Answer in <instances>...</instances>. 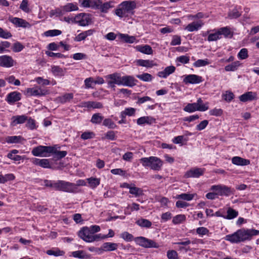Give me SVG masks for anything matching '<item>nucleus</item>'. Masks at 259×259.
Wrapping results in <instances>:
<instances>
[{"label": "nucleus", "mask_w": 259, "mask_h": 259, "mask_svg": "<svg viewBox=\"0 0 259 259\" xmlns=\"http://www.w3.org/2000/svg\"><path fill=\"white\" fill-rule=\"evenodd\" d=\"M44 185L47 187L52 188L57 191H63L67 193L78 192L77 186H84L85 183L83 180H78L76 184L63 180L57 181L45 180Z\"/></svg>", "instance_id": "obj_1"}, {"label": "nucleus", "mask_w": 259, "mask_h": 259, "mask_svg": "<svg viewBox=\"0 0 259 259\" xmlns=\"http://www.w3.org/2000/svg\"><path fill=\"white\" fill-rule=\"evenodd\" d=\"M259 234V230L255 229H241L232 234L226 236V240L232 243H239L246 240H250L253 236Z\"/></svg>", "instance_id": "obj_2"}, {"label": "nucleus", "mask_w": 259, "mask_h": 259, "mask_svg": "<svg viewBox=\"0 0 259 259\" xmlns=\"http://www.w3.org/2000/svg\"><path fill=\"white\" fill-rule=\"evenodd\" d=\"M136 8V2L135 1H125L118 5L115 13L120 18H126L133 15Z\"/></svg>", "instance_id": "obj_3"}, {"label": "nucleus", "mask_w": 259, "mask_h": 259, "mask_svg": "<svg viewBox=\"0 0 259 259\" xmlns=\"http://www.w3.org/2000/svg\"><path fill=\"white\" fill-rule=\"evenodd\" d=\"M143 166L150 167L154 170H159L162 166V161L159 158L155 156L144 157L140 159Z\"/></svg>", "instance_id": "obj_4"}, {"label": "nucleus", "mask_w": 259, "mask_h": 259, "mask_svg": "<svg viewBox=\"0 0 259 259\" xmlns=\"http://www.w3.org/2000/svg\"><path fill=\"white\" fill-rule=\"evenodd\" d=\"M210 190L216 192L217 196L226 197L234 194L235 192L234 189L222 185H212L210 187Z\"/></svg>", "instance_id": "obj_5"}, {"label": "nucleus", "mask_w": 259, "mask_h": 259, "mask_svg": "<svg viewBox=\"0 0 259 259\" xmlns=\"http://www.w3.org/2000/svg\"><path fill=\"white\" fill-rule=\"evenodd\" d=\"M78 236L87 242H92L99 240L100 235H92L89 229V227L82 228L78 233Z\"/></svg>", "instance_id": "obj_6"}, {"label": "nucleus", "mask_w": 259, "mask_h": 259, "mask_svg": "<svg viewBox=\"0 0 259 259\" xmlns=\"http://www.w3.org/2000/svg\"><path fill=\"white\" fill-rule=\"evenodd\" d=\"M91 22L90 15L85 13H80L72 19V22L77 23L81 26H88Z\"/></svg>", "instance_id": "obj_7"}, {"label": "nucleus", "mask_w": 259, "mask_h": 259, "mask_svg": "<svg viewBox=\"0 0 259 259\" xmlns=\"http://www.w3.org/2000/svg\"><path fill=\"white\" fill-rule=\"evenodd\" d=\"M31 152L35 156L47 157L48 153L52 152V147L38 146L34 148Z\"/></svg>", "instance_id": "obj_8"}, {"label": "nucleus", "mask_w": 259, "mask_h": 259, "mask_svg": "<svg viewBox=\"0 0 259 259\" xmlns=\"http://www.w3.org/2000/svg\"><path fill=\"white\" fill-rule=\"evenodd\" d=\"M49 93V91L48 90L37 87L27 88L26 90V95L28 96H42Z\"/></svg>", "instance_id": "obj_9"}, {"label": "nucleus", "mask_w": 259, "mask_h": 259, "mask_svg": "<svg viewBox=\"0 0 259 259\" xmlns=\"http://www.w3.org/2000/svg\"><path fill=\"white\" fill-rule=\"evenodd\" d=\"M106 79H110L111 81H136L132 76H124L121 77L120 74L114 73L105 76Z\"/></svg>", "instance_id": "obj_10"}, {"label": "nucleus", "mask_w": 259, "mask_h": 259, "mask_svg": "<svg viewBox=\"0 0 259 259\" xmlns=\"http://www.w3.org/2000/svg\"><path fill=\"white\" fill-rule=\"evenodd\" d=\"M15 61L12 57L8 55L0 56V66L10 68L14 65Z\"/></svg>", "instance_id": "obj_11"}, {"label": "nucleus", "mask_w": 259, "mask_h": 259, "mask_svg": "<svg viewBox=\"0 0 259 259\" xmlns=\"http://www.w3.org/2000/svg\"><path fill=\"white\" fill-rule=\"evenodd\" d=\"M204 169L201 168H194L187 171L184 175V177L186 178H198L200 176L203 175Z\"/></svg>", "instance_id": "obj_12"}, {"label": "nucleus", "mask_w": 259, "mask_h": 259, "mask_svg": "<svg viewBox=\"0 0 259 259\" xmlns=\"http://www.w3.org/2000/svg\"><path fill=\"white\" fill-rule=\"evenodd\" d=\"M208 109V107H198L195 103H189L184 108V110L189 113H192L196 111H205Z\"/></svg>", "instance_id": "obj_13"}, {"label": "nucleus", "mask_w": 259, "mask_h": 259, "mask_svg": "<svg viewBox=\"0 0 259 259\" xmlns=\"http://www.w3.org/2000/svg\"><path fill=\"white\" fill-rule=\"evenodd\" d=\"M9 20L17 27H21L23 28H28L30 27V25L28 22L21 18L12 17L10 18Z\"/></svg>", "instance_id": "obj_14"}, {"label": "nucleus", "mask_w": 259, "mask_h": 259, "mask_svg": "<svg viewBox=\"0 0 259 259\" xmlns=\"http://www.w3.org/2000/svg\"><path fill=\"white\" fill-rule=\"evenodd\" d=\"M100 0H83L81 5L84 8H92L94 9H98Z\"/></svg>", "instance_id": "obj_15"}, {"label": "nucleus", "mask_w": 259, "mask_h": 259, "mask_svg": "<svg viewBox=\"0 0 259 259\" xmlns=\"http://www.w3.org/2000/svg\"><path fill=\"white\" fill-rule=\"evenodd\" d=\"M240 101L246 102L256 99V94L252 92H247L239 97Z\"/></svg>", "instance_id": "obj_16"}, {"label": "nucleus", "mask_w": 259, "mask_h": 259, "mask_svg": "<svg viewBox=\"0 0 259 259\" xmlns=\"http://www.w3.org/2000/svg\"><path fill=\"white\" fill-rule=\"evenodd\" d=\"M21 99V94L16 92L9 93L7 96L6 101L10 104H13Z\"/></svg>", "instance_id": "obj_17"}, {"label": "nucleus", "mask_w": 259, "mask_h": 259, "mask_svg": "<svg viewBox=\"0 0 259 259\" xmlns=\"http://www.w3.org/2000/svg\"><path fill=\"white\" fill-rule=\"evenodd\" d=\"M118 245L117 243L113 242H105L101 246V250L105 251H111L117 249Z\"/></svg>", "instance_id": "obj_18"}, {"label": "nucleus", "mask_w": 259, "mask_h": 259, "mask_svg": "<svg viewBox=\"0 0 259 259\" xmlns=\"http://www.w3.org/2000/svg\"><path fill=\"white\" fill-rule=\"evenodd\" d=\"M232 162L237 165H247L250 163V161L238 156H235L232 158Z\"/></svg>", "instance_id": "obj_19"}, {"label": "nucleus", "mask_w": 259, "mask_h": 259, "mask_svg": "<svg viewBox=\"0 0 259 259\" xmlns=\"http://www.w3.org/2000/svg\"><path fill=\"white\" fill-rule=\"evenodd\" d=\"M176 68L174 66L166 67L163 71L158 73V75L162 78H166L167 76L174 72Z\"/></svg>", "instance_id": "obj_20"}, {"label": "nucleus", "mask_w": 259, "mask_h": 259, "mask_svg": "<svg viewBox=\"0 0 259 259\" xmlns=\"http://www.w3.org/2000/svg\"><path fill=\"white\" fill-rule=\"evenodd\" d=\"M11 124L15 126L18 124L24 123L27 120V116L25 115L14 116L12 117Z\"/></svg>", "instance_id": "obj_21"}, {"label": "nucleus", "mask_w": 259, "mask_h": 259, "mask_svg": "<svg viewBox=\"0 0 259 259\" xmlns=\"http://www.w3.org/2000/svg\"><path fill=\"white\" fill-rule=\"evenodd\" d=\"M202 25L201 22H193L189 24L186 27V29L189 32L197 31Z\"/></svg>", "instance_id": "obj_22"}, {"label": "nucleus", "mask_w": 259, "mask_h": 259, "mask_svg": "<svg viewBox=\"0 0 259 259\" xmlns=\"http://www.w3.org/2000/svg\"><path fill=\"white\" fill-rule=\"evenodd\" d=\"M113 3V2H109L102 4V2L101 1L98 10H100L102 13H107L110 8L113 7L112 5Z\"/></svg>", "instance_id": "obj_23"}, {"label": "nucleus", "mask_w": 259, "mask_h": 259, "mask_svg": "<svg viewBox=\"0 0 259 259\" xmlns=\"http://www.w3.org/2000/svg\"><path fill=\"white\" fill-rule=\"evenodd\" d=\"M61 8L62 9L63 12H64V14L66 12H70L76 11L78 9V7L73 3H68L66 5L62 6Z\"/></svg>", "instance_id": "obj_24"}, {"label": "nucleus", "mask_w": 259, "mask_h": 259, "mask_svg": "<svg viewBox=\"0 0 259 259\" xmlns=\"http://www.w3.org/2000/svg\"><path fill=\"white\" fill-rule=\"evenodd\" d=\"M72 255L74 257L80 259H88L89 258V255L84 250L73 251L72 252Z\"/></svg>", "instance_id": "obj_25"}, {"label": "nucleus", "mask_w": 259, "mask_h": 259, "mask_svg": "<svg viewBox=\"0 0 259 259\" xmlns=\"http://www.w3.org/2000/svg\"><path fill=\"white\" fill-rule=\"evenodd\" d=\"M51 153L54 154V158L57 159H60L65 157L67 154L66 151H58L53 147H52V152Z\"/></svg>", "instance_id": "obj_26"}, {"label": "nucleus", "mask_w": 259, "mask_h": 259, "mask_svg": "<svg viewBox=\"0 0 259 259\" xmlns=\"http://www.w3.org/2000/svg\"><path fill=\"white\" fill-rule=\"evenodd\" d=\"M136 223L138 226L143 228H149L152 226V223L150 221L143 218L137 220Z\"/></svg>", "instance_id": "obj_27"}, {"label": "nucleus", "mask_w": 259, "mask_h": 259, "mask_svg": "<svg viewBox=\"0 0 259 259\" xmlns=\"http://www.w3.org/2000/svg\"><path fill=\"white\" fill-rule=\"evenodd\" d=\"M138 50L145 54L150 55L153 53V50L152 48L149 45H145V46H137Z\"/></svg>", "instance_id": "obj_28"}, {"label": "nucleus", "mask_w": 259, "mask_h": 259, "mask_svg": "<svg viewBox=\"0 0 259 259\" xmlns=\"http://www.w3.org/2000/svg\"><path fill=\"white\" fill-rule=\"evenodd\" d=\"M119 38L126 43L132 44L136 40V37L134 36H130L126 34H119Z\"/></svg>", "instance_id": "obj_29"}, {"label": "nucleus", "mask_w": 259, "mask_h": 259, "mask_svg": "<svg viewBox=\"0 0 259 259\" xmlns=\"http://www.w3.org/2000/svg\"><path fill=\"white\" fill-rule=\"evenodd\" d=\"M129 193L134 195L135 197H139L143 195V191L142 189L135 187V185L130 188Z\"/></svg>", "instance_id": "obj_30"}, {"label": "nucleus", "mask_w": 259, "mask_h": 259, "mask_svg": "<svg viewBox=\"0 0 259 259\" xmlns=\"http://www.w3.org/2000/svg\"><path fill=\"white\" fill-rule=\"evenodd\" d=\"M137 63L141 66L147 68H151L155 65L153 61L149 60L139 59L137 61Z\"/></svg>", "instance_id": "obj_31"}, {"label": "nucleus", "mask_w": 259, "mask_h": 259, "mask_svg": "<svg viewBox=\"0 0 259 259\" xmlns=\"http://www.w3.org/2000/svg\"><path fill=\"white\" fill-rule=\"evenodd\" d=\"M73 98V94L72 93H66L62 96L58 98V101L61 103H65L69 102Z\"/></svg>", "instance_id": "obj_32"}, {"label": "nucleus", "mask_w": 259, "mask_h": 259, "mask_svg": "<svg viewBox=\"0 0 259 259\" xmlns=\"http://www.w3.org/2000/svg\"><path fill=\"white\" fill-rule=\"evenodd\" d=\"M227 215L224 217V218L228 220H231L237 217L238 215V212L231 207H229L227 211Z\"/></svg>", "instance_id": "obj_33"}, {"label": "nucleus", "mask_w": 259, "mask_h": 259, "mask_svg": "<svg viewBox=\"0 0 259 259\" xmlns=\"http://www.w3.org/2000/svg\"><path fill=\"white\" fill-rule=\"evenodd\" d=\"M103 119L104 117L100 113H97L92 115L91 121L94 124H100Z\"/></svg>", "instance_id": "obj_34"}, {"label": "nucleus", "mask_w": 259, "mask_h": 259, "mask_svg": "<svg viewBox=\"0 0 259 259\" xmlns=\"http://www.w3.org/2000/svg\"><path fill=\"white\" fill-rule=\"evenodd\" d=\"M153 119L149 116H143L140 117L137 119V124L138 125H142L145 123L151 124L152 121Z\"/></svg>", "instance_id": "obj_35"}, {"label": "nucleus", "mask_w": 259, "mask_h": 259, "mask_svg": "<svg viewBox=\"0 0 259 259\" xmlns=\"http://www.w3.org/2000/svg\"><path fill=\"white\" fill-rule=\"evenodd\" d=\"M240 65V63L239 61H235L227 65L225 67V69L226 71H234L237 70Z\"/></svg>", "instance_id": "obj_36"}, {"label": "nucleus", "mask_w": 259, "mask_h": 259, "mask_svg": "<svg viewBox=\"0 0 259 259\" xmlns=\"http://www.w3.org/2000/svg\"><path fill=\"white\" fill-rule=\"evenodd\" d=\"M194 196V195L192 194L182 193L179 195H177L176 197V198L177 199H182L187 201H190L193 199Z\"/></svg>", "instance_id": "obj_37"}, {"label": "nucleus", "mask_w": 259, "mask_h": 259, "mask_svg": "<svg viewBox=\"0 0 259 259\" xmlns=\"http://www.w3.org/2000/svg\"><path fill=\"white\" fill-rule=\"evenodd\" d=\"M23 138L21 136H9L6 139V141L8 143H18L21 142Z\"/></svg>", "instance_id": "obj_38"}, {"label": "nucleus", "mask_w": 259, "mask_h": 259, "mask_svg": "<svg viewBox=\"0 0 259 259\" xmlns=\"http://www.w3.org/2000/svg\"><path fill=\"white\" fill-rule=\"evenodd\" d=\"M183 81H202V77L195 74L186 75Z\"/></svg>", "instance_id": "obj_39"}, {"label": "nucleus", "mask_w": 259, "mask_h": 259, "mask_svg": "<svg viewBox=\"0 0 259 259\" xmlns=\"http://www.w3.org/2000/svg\"><path fill=\"white\" fill-rule=\"evenodd\" d=\"M15 176L12 174H6L4 176L1 175V183L4 184L8 181L14 180Z\"/></svg>", "instance_id": "obj_40"}, {"label": "nucleus", "mask_w": 259, "mask_h": 259, "mask_svg": "<svg viewBox=\"0 0 259 259\" xmlns=\"http://www.w3.org/2000/svg\"><path fill=\"white\" fill-rule=\"evenodd\" d=\"M52 71L54 75L58 76L64 75L65 73V71L62 68L57 66L52 67Z\"/></svg>", "instance_id": "obj_41"}, {"label": "nucleus", "mask_w": 259, "mask_h": 259, "mask_svg": "<svg viewBox=\"0 0 259 259\" xmlns=\"http://www.w3.org/2000/svg\"><path fill=\"white\" fill-rule=\"evenodd\" d=\"M90 186L92 188L97 187L100 184V179L95 178H90L87 179Z\"/></svg>", "instance_id": "obj_42"}, {"label": "nucleus", "mask_w": 259, "mask_h": 259, "mask_svg": "<svg viewBox=\"0 0 259 259\" xmlns=\"http://www.w3.org/2000/svg\"><path fill=\"white\" fill-rule=\"evenodd\" d=\"M241 16V13L239 12L237 8H235L228 13V17L230 19H236Z\"/></svg>", "instance_id": "obj_43"}, {"label": "nucleus", "mask_w": 259, "mask_h": 259, "mask_svg": "<svg viewBox=\"0 0 259 259\" xmlns=\"http://www.w3.org/2000/svg\"><path fill=\"white\" fill-rule=\"evenodd\" d=\"M103 125L111 129H114L116 127L115 123L110 118L105 119L103 120Z\"/></svg>", "instance_id": "obj_44"}, {"label": "nucleus", "mask_w": 259, "mask_h": 259, "mask_svg": "<svg viewBox=\"0 0 259 259\" xmlns=\"http://www.w3.org/2000/svg\"><path fill=\"white\" fill-rule=\"evenodd\" d=\"M63 15L64 12H63L61 7L55 10H52L50 12V16L51 17H53V16H55L56 17H59Z\"/></svg>", "instance_id": "obj_45"}, {"label": "nucleus", "mask_w": 259, "mask_h": 259, "mask_svg": "<svg viewBox=\"0 0 259 259\" xmlns=\"http://www.w3.org/2000/svg\"><path fill=\"white\" fill-rule=\"evenodd\" d=\"M186 220V216L184 214H178L173 218L172 223L174 224L182 223Z\"/></svg>", "instance_id": "obj_46"}, {"label": "nucleus", "mask_w": 259, "mask_h": 259, "mask_svg": "<svg viewBox=\"0 0 259 259\" xmlns=\"http://www.w3.org/2000/svg\"><path fill=\"white\" fill-rule=\"evenodd\" d=\"M47 254L49 255H54L55 256H62L64 254L63 251L57 248L56 250L50 249L47 251Z\"/></svg>", "instance_id": "obj_47"}, {"label": "nucleus", "mask_w": 259, "mask_h": 259, "mask_svg": "<svg viewBox=\"0 0 259 259\" xmlns=\"http://www.w3.org/2000/svg\"><path fill=\"white\" fill-rule=\"evenodd\" d=\"M120 237L127 242L132 241L134 239L133 235L127 232L122 233L120 234Z\"/></svg>", "instance_id": "obj_48"}, {"label": "nucleus", "mask_w": 259, "mask_h": 259, "mask_svg": "<svg viewBox=\"0 0 259 259\" xmlns=\"http://www.w3.org/2000/svg\"><path fill=\"white\" fill-rule=\"evenodd\" d=\"M62 31L60 30L53 29L49 30L45 32V35L47 36H55L60 35Z\"/></svg>", "instance_id": "obj_49"}, {"label": "nucleus", "mask_w": 259, "mask_h": 259, "mask_svg": "<svg viewBox=\"0 0 259 259\" xmlns=\"http://www.w3.org/2000/svg\"><path fill=\"white\" fill-rule=\"evenodd\" d=\"M137 77L142 81H150L152 79V76L151 74L145 73L141 75H137Z\"/></svg>", "instance_id": "obj_50"}, {"label": "nucleus", "mask_w": 259, "mask_h": 259, "mask_svg": "<svg viewBox=\"0 0 259 259\" xmlns=\"http://www.w3.org/2000/svg\"><path fill=\"white\" fill-rule=\"evenodd\" d=\"M12 36V34L10 32L7 30H4L2 28L0 27V37L8 39Z\"/></svg>", "instance_id": "obj_51"}, {"label": "nucleus", "mask_w": 259, "mask_h": 259, "mask_svg": "<svg viewBox=\"0 0 259 259\" xmlns=\"http://www.w3.org/2000/svg\"><path fill=\"white\" fill-rule=\"evenodd\" d=\"M220 33L218 31L214 33H211L208 36L207 40L209 41H215L221 38Z\"/></svg>", "instance_id": "obj_52"}, {"label": "nucleus", "mask_w": 259, "mask_h": 259, "mask_svg": "<svg viewBox=\"0 0 259 259\" xmlns=\"http://www.w3.org/2000/svg\"><path fill=\"white\" fill-rule=\"evenodd\" d=\"M145 248H155L159 247V245L154 240L147 239L146 244Z\"/></svg>", "instance_id": "obj_53"}, {"label": "nucleus", "mask_w": 259, "mask_h": 259, "mask_svg": "<svg viewBox=\"0 0 259 259\" xmlns=\"http://www.w3.org/2000/svg\"><path fill=\"white\" fill-rule=\"evenodd\" d=\"M189 57L186 55L181 56L177 57L176 59V62H178L182 64H187L189 63Z\"/></svg>", "instance_id": "obj_54"}, {"label": "nucleus", "mask_w": 259, "mask_h": 259, "mask_svg": "<svg viewBox=\"0 0 259 259\" xmlns=\"http://www.w3.org/2000/svg\"><path fill=\"white\" fill-rule=\"evenodd\" d=\"M218 31L220 33V36L224 35L225 37H228L231 34L230 30L226 27L221 28Z\"/></svg>", "instance_id": "obj_55"}, {"label": "nucleus", "mask_w": 259, "mask_h": 259, "mask_svg": "<svg viewBox=\"0 0 259 259\" xmlns=\"http://www.w3.org/2000/svg\"><path fill=\"white\" fill-rule=\"evenodd\" d=\"M147 239L144 237H138L136 238V241L139 245L145 248Z\"/></svg>", "instance_id": "obj_56"}, {"label": "nucleus", "mask_w": 259, "mask_h": 259, "mask_svg": "<svg viewBox=\"0 0 259 259\" xmlns=\"http://www.w3.org/2000/svg\"><path fill=\"white\" fill-rule=\"evenodd\" d=\"M26 126L29 129L32 130L36 128L35 120L31 118H27Z\"/></svg>", "instance_id": "obj_57"}, {"label": "nucleus", "mask_w": 259, "mask_h": 259, "mask_svg": "<svg viewBox=\"0 0 259 259\" xmlns=\"http://www.w3.org/2000/svg\"><path fill=\"white\" fill-rule=\"evenodd\" d=\"M24 48V46L19 42H15L13 44L12 50L14 52H19Z\"/></svg>", "instance_id": "obj_58"}, {"label": "nucleus", "mask_w": 259, "mask_h": 259, "mask_svg": "<svg viewBox=\"0 0 259 259\" xmlns=\"http://www.w3.org/2000/svg\"><path fill=\"white\" fill-rule=\"evenodd\" d=\"M238 57L240 59H245L248 56L247 50L245 48L242 49L238 54Z\"/></svg>", "instance_id": "obj_59"}, {"label": "nucleus", "mask_w": 259, "mask_h": 259, "mask_svg": "<svg viewBox=\"0 0 259 259\" xmlns=\"http://www.w3.org/2000/svg\"><path fill=\"white\" fill-rule=\"evenodd\" d=\"M95 134L93 132H84L81 135V138L83 140H88L93 138Z\"/></svg>", "instance_id": "obj_60"}, {"label": "nucleus", "mask_w": 259, "mask_h": 259, "mask_svg": "<svg viewBox=\"0 0 259 259\" xmlns=\"http://www.w3.org/2000/svg\"><path fill=\"white\" fill-rule=\"evenodd\" d=\"M167 256L168 259H178V255L174 250H168L167 252Z\"/></svg>", "instance_id": "obj_61"}, {"label": "nucleus", "mask_w": 259, "mask_h": 259, "mask_svg": "<svg viewBox=\"0 0 259 259\" xmlns=\"http://www.w3.org/2000/svg\"><path fill=\"white\" fill-rule=\"evenodd\" d=\"M196 233L200 236H203L209 233V230L205 227H199L196 229Z\"/></svg>", "instance_id": "obj_62"}, {"label": "nucleus", "mask_w": 259, "mask_h": 259, "mask_svg": "<svg viewBox=\"0 0 259 259\" xmlns=\"http://www.w3.org/2000/svg\"><path fill=\"white\" fill-rule=\"evenodd\" d=\"M223 111L222 109L214 108L209 111V114L211 115L219 116L222 115Z\"/></svg>", "instance_id": "obj_63"}, {"label": "nucleus", "mask_w": 259, "mask_h": 259, "mask_svg": "<svg viewBox=\"0 0 259 259\" xmlns=\"http://www.w3.org/2000/svg\"><path fill=\"white\" fill-rule=\"evenodd\" d=\"M209 64L207 59L202 60L199 59L194 63V66L196 67L204 66Z\"/></svg>", "instance_id": "obj_64"}]
</instances>
